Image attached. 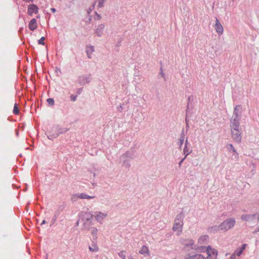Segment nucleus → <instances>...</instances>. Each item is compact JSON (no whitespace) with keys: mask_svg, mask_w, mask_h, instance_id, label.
Returning a JSON list of instances; mask_svg holds the SVG:
<instances>
[{"mask_svg":"<svg viewBox=\"0 0 259 259\" xmlns=\"http://www.w3.org/2000/svg\"><path fill=\"white\" fill-rule=\"evenodd\" d=\"M38 8L36 5L31 4L28 6L27 14L29 16H32L33 13L36 14L38 13Z\"/></svg>","mask_w":259,"mask_h":259,"instance_id":"obj_12","label":"nucleus"},{"mask_svg":"<svg viewBox=\"0 0 259 259\" xmlns=\"http://www.w3.org/2000/svg\"><path fill=\"white\" fill-rule=\"evenodd\" d=\"M13 113L15 115H17L19 113V110L17 106V104L16 103L15 104L14 109H13Z\"/></svg>","mask_w":259,"mask_h":259,"instance_id":"obj_30","label":"nucleus"},{"mask_svg":"<svg viewBox=\"0 0 259 259\" xmlns=\"http://www.w3.org/2000/svg\"><path fill=\"white\" fill-rule=\"evenodd\" d=\"M185 121H186V123H188V120L187 119V118H186V119H185Z\"/></svg>","mask_w":259,"mask_h":259,"instance_id":"obj_51","label":"nucleus"},{"mask_svg":"<svg viewBox=\"0 0 259 259\" xmlns=\"http://www.w3.org/2000/svg\"><path fill=\"white\" fill-rule=\"evenodd\" d=\"M120 46V41H119L117 43V44L116 45V46H117V47H119Z\"/></svg>","mask_w":259,"mask_h":259,"instance_id":"obj_47","label":"nucleus"},{"mask_svg":"<svg viewBox=\"0 0 259 259\" xmlns=\"http://www.w3.org/2000/svg\"><path fill=\"white\" fill-rule=\"evenodd\" d=\"M185 138L184 130L183 129L181 134L180 138L178 139V143L179 144V149H181L184 143Z\"/></svg>","mask_w":259,"mask_h":259,"instance_id":"obj_19","label":"nucleus"},{"mask_svg":"<svg viewBox=\"0 0 259 259\" xmlns=\"http://www.w3.org/2000/svg\"><path fill=\"white\" fill-rule=\"evenodd\" d=\"M90 230L91 231V234L93 236V240H96L97 238V235L98 229L96 228L93 227Z\"/></svg>","mask_w":259,"mask_h":259,"instance_id":"obj_24","label":"nucleus"},{"mask_svg":"<svg viewBox=\"0 0 259 259\" xmlns=\"http://www.w3.org/2000/svg\"><path fill=\"white\" fill-rule=\"evenodd\" d=\"M47 102L49 105L53 106L54 105V100L53 98H49L47 100Z\"/></svg>","mask_w":259,"mask_h":259,"instance_id":"obj_32","label":"nucleus"},{"mask_svg":"<svg viewBox=\"0 0 259 259\" xmlns=\"http://www.w3.org/2000/svg\"><path fill=\"white\" fill-rule=\"evenodd\" d=\"M202 249H205L207 254V257L205 258L200 254H195L191 255L189 256V259H208V258H215L218 255V251L216 249H212L210 246H208L206 248L203 247Z\"/></svg>","mask_w":259,"mask_h":259,"instance_id":"obj_2","label":"nucleus"},{"mask_svg":"<svg viewBox=\"0 0 259 259\" xmlns=\"http://www.w3.org/2000/svg\"><path fill=\"white\" fill-rule=\"evenodd\" d=\"M246 246V244H244L242 245L241 248L237 249L231 255V259H235L236 255L239 256L242 253L243 250L245 249Z\"/></svg>","mask_w":259,"mask_h":259,"instance_id":"obj_9","label":"nucleus"},{"mask_svg":"<svg viewBox=\"0 0 259 259\" xmlns=\"http://www.w3.org/2000/svg\"><path fill=\"white\" fill-rule=\"evenodd\" d=\"M193 100V96H190L188 97V105H187V109L189 108V104H190V102L191 101H192Z\"/></svg>","mask_w":259,"mask_h":259,"instance_id":"obj_37","label":"nucleus"},{"mask_svg":"<svg viewBox=\"0 0 259 259\" xmlns=\"http://www.w3.org/2000/svg\"><path fill=\"white\" fill-rule=\"evenodd\" d=\"M45 223H46V221L43 220L40 225H41V226H42V225L45 224Z\"/></svg>","mask_w":259,"mask_h":259,"instance_id":"obj_48","label":"nucleus"},{"mask_svg":"<svg viewBox=\"0 0 259 259\" xmlns=\"http://www.w3.org/2000/svg\"><path fill=\"white\" fill-rule=\"evenodd\" d=\"M122 109H123V108H122V106L120 105L119 106V107H118V110L119 111H120V112H121V111H122Z\"/></svg>","mask_w":259,"mask_h":259,"instance_id":"obj_42","label":"nucleus"},{"mask_svg":"<svg viewBox=\"0 0 259 259\" xmlns=\"http://www.w3.org/2000/svg\"><path fill=\"white\" fill-rule=\"evenodd\" d=\"M89 249L91 251H97L98 250V247L96 244H94L92 246L89 247Z\"/></svg>","mask_w":259,"mask_h":259,"instance_id":"obj_29","label":"nucleus"},{"mask_svg":"<svg viewBox=\"0 0 259 259\" xmlns=\"http://www.w3.org/2000/svg\"><path fill=\"white\" fill-rule=\"evenodd\" d=\"M122 164L123 166L129 168L131 166L130 160L129 159H124Z\"/></svg>","mask_w":259,"mask_h":259,"instance_id":"obj_28","label":"nucleus"},{"mask_svg":"<svg viewBox=\"0 0 259 259\" xmlns=\"http://www.w3.org/2000/svg\"><path fill=\"white\" fill-rule=\"evenodd\" d=\"M107 215V213L98 212V214L95 216L96 220L98 222H101Z\"/></svg>","mask_w":259,"mask_h":259,"instance_id":"obj_20","label":"nucleus"},{"mask_svg":"<svg viewBox=\"0 0 259 259\" xmlns=\"http://www.w3.org/2000/svg\"><path fill=\"white\" fill-rule=\"evenodd\" d=\"M230 127L231 130L232 137L233 140L237 143H240L241 141L242 136L241 132L240 127V122H238L237 120L231 121Z\"/></svg>","mask_w":259,"mask_h":259,"instance_id":"obj_1","label":"nucleus"},{"mask_svg":"<svg viewBox=\"0 0 259 259\" xmlns=\"http://www.w3.org/2000/svg\"><path fill=\"white\" fill-rule=\"evenodd\" d=\"M192 150L191 149L190 144L189 143V142L188 141V139L187 138L186 140L185 141V147L183 149V153L185 156V157H187V156L189 154H190L192 152Z\"/></svg>","mask_w":259,"mask_h":259,"instance_id":"obj_10","label":"nucleus"},{"mask_svg":"<svg viewBox=\"0 0 259 259\" xmlns=\"http://www.w3.org/2000/svg\"><path fill=\"white\" fill-rule=\"evenodd\" d=\"M133 154L132 152L127 151L120 156V158L125 159L126 158H130V159H133Z\"/></svg>","mask_w":259,"mask_h":259,"instance_id":"obj_25","label":"nucleus"},{"mask_svg":"<svg viewBox=\"0 0 259 259\" xmlns=\"http://www.w3.org/2000/svg\"><path fill=\"white\" fill-rule=\"evenodd\" d=\"M236 223L235 219L229 218L223 221L220 225V230L227 231L231 229Z\"/></svg>","mask_w":259,"mask_h":259,"instance_id":"obj_4","label":"nucleus"},{"mask_svg":"<svg viewBox=\"0 0 259 259\" xmlns=\"http://www.w3.org/2000/svg\"><path fill=\"white\" fill-rule=\"evenodd\" d=\"M91 74L88 75H81L78 76L77 81L78 83L81 85L84 86L86 84L89 83L91 80Z\"/></svg>","mask_w":259,"mask_h":259,"instance_id":"obj_6","label":"nucleus"},{"mask_svg":"<svg viewBox=\"0 0 259 259\" xmlns=\"http://www.w3.org/2000/svg\"><path fill=\"white\" fill-rule=\"evenodd\" d=\"M186 157H185V156L181 159V160L179 162V167H181V165H182V163H183V162L184 161V160L186 159Z\"/></svg>","mask_w":259,"mask_h":259,"instance_id":"obj_41","label":"nucleus"},{"mask_svg":"<svg viewBox=\"0 0 259 259\" xmlns=\"http://www.w3.org/2000/svg\"><path fill=\"white\" fill-rule=\"evenodd\" d=\"M257 232H259V227H257L256 230L253 232V233H255Z\"/></svg>","mask_w":259,"mask_h":259,"instance_id":"obj_43","label":"nucleus"},{"mask_svg":"<svg viewBox=\"0 0 259 259\" xmlns=\"http://www.w3.org/2000/svg\"><path fill=\"white\" fill-rule=\"evenodd\" d=\"M70 99L72 101H75L76 100L77 96H74L73 95H71L70 97Z\"/></svg>","mask_w":259,"mask_h":259,"instance_id":"obj_38","label":"nucleus"},{"mask_svg":"<svg viewBox=\"0 0 259 259\" xmlns=\"http://www.w3.org/2000/svg\"><path fill=\"white\" fill-rule=\"evenodd\" d=\"M39 17H40V16L39 15L36 16L37 18H39Z\"/></svg>","mask_w":259,"mask_h":259,"instance_id":"obj_54","label":"nucleus"},{"mask_svg":"<svg viewBox=\"0 0 259 259\" xmlns=\"http://www.w3.org/2000/svg\"><path fill=\"white\" fill-rule=\"evenodd\" d=\"M81 221V220H80V219L77 221V222H76V225L78 226V224H79V222Z\"/></svg>","mask_w":259,"mask_h":259,"instance_id":"obj_49","label":"nucleus"},{"mask_svg":"<svg viewBox=\"0 0 259 259\" xmlns=\"http://www.w3.org/2000/svg\"><path fill=\"white\" fill-rule=\"evenodd\" d=\"M219 230H220L219 225L218 226H212V227H209L208 228V231L210 233H214L217 232Z\"/></svg>","mask_w":259,"mask_h":259,"instance_id":"obj_26","label":"nucleus"},{"mask_svg":"<svg viewBox=\"0 0 259 259\" xmlns=\"http://www.w3.org/2000/svg\"><path fill=\"white\" fill-rule=\"evenodd\" d=\"M105 0H98V7L99 8H103L104 6V3Z\"/></svg>","mask_w":259,"mask_h":259,"instance_id":"obj_33","label":"nucleus"},{"mask_svg":"<svg viewBox=\"0 0 259 259\" xmlns=\"http://www.w3.org/2000/svg\"><path fill=\"white\" fill-rule=\"evenodd\" d=\"M51 11H52V12H53V13L55 12H56V9L53 8H51Z\"/></svg>","mask_w":259,"mask_h":259,"instance_id":"obj_46","label":"nucleus"},{"mask_svg":"<svg viewBox=\"0 0 259 259\" xmlns=\"http://www.w3.org/2000/svg\"><path fill=\"white\" fill-rule=\"evenodd\" d=\"M160 74L162 75V76H164V74H163V72H162V69H161Z\"/></svg>","mask_w":259,"mask_h":259,"instance_id":"obj_50","label":"nucleus"},{"mask_svg":"<svg viewBox=\"0 0 259 259\" xmlns=\"http://www.w3.org/2000/svg\"><path fill=\"white\" fill-rule=\"evenodd\" d=\"M94 51H95L94 47L93 46H90L87 47V50H86V53H87L89 58H90V59L91 58V55L93 52H94Z\"/></svg>","mask_w":259,"mask_h":259,"instance_id":"obj_23","label":"nucleus"},{"mask_svg":"<svg viewBox=\"0 0 259 259\" xmlns=\"http://www.w3.org/2000/svg\"><path fill=\"white\" fill-rule=\"evenodd\" d=\"M37 27L36 20L35 18L32 19L28 24V28L31 31L35 30Z\"/></svg>","mask_w":259,"mask_h":259,"instance_id":"obj_16","label":"nucleus"},{"mask_svg":"<svg viewBox=\"0 0 259 259\" xmlns=\"http://www.w3.org/2000/svg\"><path fill=\"white\" fill-rule=\"evenodd\" d=\"M48 135L56 134V133L55 132H54V130H53V127H52L51 130L48 131Z\"/></svg>","mask_w":259,"mask_h":259,"instance_id":"obj_40","label":"nucleus"},{"mask_svg":"<svg viewBox=\"0 0 259 259\" xmlns=\"http://www.w3.org/2000/svg\"><path fill=\"white\" fill-rule=\"evenodd\" d=\"M67 128H60L58 126H53V130L55 132L56 134L47 135V137L49 139L53 140L57 138L60 134H62L67 132L68 131Z\"/></svg>","mask_w":259,"mask_h":259,"instance_id":"obj_5","label":"nucleus"},{"mask_svg":"<svg viewBox=\"0 0 259 259\" xmlns=\"http://www.w3.org/2000/svg\"><path fill=\"white\" fill-rule=\"evenodd\" d=\"M242 110L241 106L240 105H237L235 107L234 112H233V116H234V117L231 121H234L235 120H237L238 122H240V119L241 118L240 115H241V113L242 112Z\"/></svg>","mask_w":259,"mask_h":259,"instance_id":"obj_7","label":"nucleus"},{"mask_svg":"<svg viewBox=\"0 0 259 259\" xmlns=\"http://www.w3.org/2000/svg\"><path fill=\"white\" fill-rule=\"evenodd\" d=\"M79 217L82 222L93 220V215L89 212L81 211L79 214Z\"/></svg>","mask_w":259,"mask_h":259,"instance_id":"obj_8","label":"nucleus"},{"mask_svg":"<svg viewBox=\"0 0 259 259\" xmlns=\"http://www.w3.org/2000/svg\"><path fill=\"white\" fill-rule=\"evenodd\" d=\"M215 29L216 32L218 33L219 35H221L223 34L224 31V28L222 24L219 22V20L218 18L215 19V23L214 25Z\"/></svg>","mask_w":259,"mask_h":259,"instance_id":"obj_11","label":"nucleus"},{"mask_svg":"<svg viewBox=\"0 0 259 259\" xmlns=\"http://www.w3.org/2000/svg\"><path fill=\"white\" fill-rule=\"evenodd\" d=\"M118 255L120 258L122 259H125L126 256V252L124 251H122L118 253Z\"/></svg>","mask_w":259,"mask_h":259,"instance_id":"obj_31","label":"nucleus"},{"mask_svg":"<svg viewBox=\"0 0 259 259\" xmlns=\"http://www.w3.org/2000/svg\"><path fill=\"white\" fill-rule=\"evenodd\" d=\"M93 220L90 221H83V227L82 229L85 230H90L92 227V225H93L92 223Z\"/></svg>","mask_w":259,"mask_h":259,"instance_id":"obj_18","label":"nucleus"},{"mask_svg":"<svg viewBox=\"0 0 259 259\" xmlns=\"http://www.w3.org/2000/svg\"><path fill=\"white\" fill-rule=\"evenodd\" d=\"M57 214H55L54 218H53V219L52 220V225L55 223V222H56V221L57 220Z\"/></svg>","mask_w":259,"mask_h":259,"instance_id":"obj_39","label":"nucleus"},{"mask_svg":"<svg viewBox=\"0 0 259 259\" xmlns=\"http://www.w3.org/2000/svg\"><path fill=\"white\" fill-rule=\"evenodd\" d=\"M96 1H95V2L94 3V4H93V8L90 7V8H89L88 9V10H87V13H88V14H90L91 13V12L92 11L93 9H94V7H95V4H96Z\"/></svg>","mask_w":259,"mask_h":259,"instance_id":"obj_35","label":"nucleus"},{"mask_svg":"<svg viewBox=\"0 0 259 259\" xmlns=\"http://www.w3.org/2000/svg\"><path fill=\"white\" fill-rule=\"evenodd\" d=\"M45 40V37L44 36H42L38 40V43L39 45H45V43L44 40Z\"/></svg>","mask_w":259,"mask_h":259,"instance_id":"obj_34","label":"nucleus"},{"mask_svg":"<svg viewBox=\"0 0 259 259\" xmlns=\"http://www.w3.org/2000/svg\"><path fill=\"white\" fill-rule=\"evenodd\" d=\"M208 238V236L207 235H202L198 239V242L200 244H205Z\"/></svg>","mask_w":259,"mask_h":259,"instance_id":"obj_22","label":"nucleus"},{"mask_svg":"<svg viewBox=\"0 0 259 259\" xmlns=\"http://www.w3.org/2000/svg\"><path fill=\"white\" fill-rule=\"evenodd\" d=\"M56 71H57V72L59 71L60 73H61V69H60V68H56Z\"/></svg>","mask_w":259,"mask_h":259,"instance_id":"obj_45","label":"nucleus"},{"mask_svg":"<svg viewBox=\"0 0 259 259\" xmlns=\"http://www.w3.org/2000/svg\"><path fill=\"white\" fill-rule=\"evenodd\" d=\"M255 216H256V214H244L241 215V219L243 221H249L253 220V219H254Z\"/></svg>","mask_w":259,"mask_h":259,"instance_id":"obj_17","label":"nucleus"},{"mask_svg":"<svg viewBox=\"0 0 259 259\" xmlns=\"http://www.w3.org/2000/svg\"><path fill=\"white\" fill-rule=\"evenodd\" d=\"M257 216V220H259V214H256Z\"/></svg>","mask_w":259,"mask_h":259,"instance_id":"obj_52","label":"nucleus"},{"mask_svg":"<svg viewBox=\"0 0 259 259\" xmlns=\"http://www.w3.org/2000/svg\"><path fill=\"white\" fill-rule=\"evenodd\" d=\"M184 214L183 212L179 213L176 215L175 219L172 230L174 231H177V235L179 236L182 232V228L184 225L183 220Z\"/></svg>","mask_w":259,"mask_h":259,"instance_id":"obj_3","label":"nucleus"},{"mask_svg":"<svg viewBox=\"0 0 259 259\" xmlns=\"http://www.w3.org/2000/svg\"><path fill=\"white\" fill-rule=\"evenodd\" d=\"M105 27L104 24H100L98 25L95 29V33L98 36H101L103 34V30Z\"/></svg>","mask_w":259,"mask_h":259,"instance_id":"obj_14","label":"nucleus"},{"mask_svg":"<svg viewBox=\"0 0 259 259\" xmlns=\"http://www.w3.org/2000/svg\"><path fill=\"white\" fill-rule=\"evenodd\" d=\"M74 197L75 198H80V199H93V198H95V196H90V195H88L84 193L75 194L74 195Z\"/></svg>","mask_w":259,"mask_h":259,"instance_id":"obj_15","label":"nucleus"},{"mask_svg":"<svg viewBox=\"0 0 259 259\" xmlns=\"http://www.w3.org/2000/svg\"><path fill=\"white\" fill-rule=\"evenodd\" d=\"M95 16L94 17V19L96 20H99L101 18V16L99 15L97 12H95Z\"/></svg>","mask_w":259,"mask_h":259,"instance_id":"obj_36","label":"nucleus"},{"mask_svg":"<svg viewBox=\"0 0 259 259\" xmlns=\"http://www.w3.org/2000/svg\"><path fill=\"white\" fill-rule=\"evenodd\" d=\"M149 251L148 248L147 246L143 245L141 248V249L139 251V253L140 254H144L145 253H148Z\"/></svg>","mask_w":259,"mask_h":259,"instance_id":"obj_27","label":"nucleus"},{"mask_svg":"<svg viewBox=\"0 0 259 259\" xmlns=\"http://www.w3.org/2000/svg\"><path fill=\"white\" fill-rule=\"evenodd\" d=\"M91 20V16H90V18L89 19V22Z\"/></svg>","mask_w":259,"mask_h":259,"instance_id":"obj_53","label":"nucleus"},{"mask_svg":"<svg viewBox=\"0 0 259 259\" xmlns=\"http://www.w3.org/2000/svg\"><path fill=\"white\" fill-rule=\"evenodd\" d=\"M181 243L186 246H190L193 248V246L194 245V242L192 239H183L181 240Z\"/></svg>","mask_w":259,"mask_h":259,"instance_id":"obj_13","label":"nucleus"},{"mask_svg":"<svg viewBox=\"0 0 259 259\" xmlns=\"http://www.w3.org/2000/svg\"><path fill=\"white\" fill-rule=\"evenodd\" d=\"M226 147L229 151H232L234 153V155H235V157L236 158H237V159L238 158V154L236 152V150H235V149L234 148V147H233L232 144H228L226 146Z\"/></svg>","mask_w":259,"mask_h":259,"instance_id":"obj_21","label":"nucleus"},{"mask_svg":"<svg viewBox=\"0 0 259 259\" xmlns=\"http://www.w3.org/2000/svg\"><path fill=\"white\" fill-rule=\"evenodd\" d=\"M186 131H188L189 128V125L188 123H187V124H186Z\"/></svg>","mask_w":259,"mask_h":259,"instance_id":"obj_44","label":"nucleus"}]
</instances>
